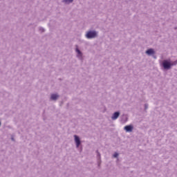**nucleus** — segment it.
<instances>
[{"label":"nucleus","mask_w":177,"mask_h":177,"mask_svg":"<svg viewBox=\"0 0 177 177\" xmlns=\"http://www.w3.org/2000/svg\"><path fill=\"white\" fill-rule=\"evenodd\" d=\"M177 62H174V64H171V62L165 60L162 62V66L165 70H169V68H171V66H174V64H176Z\"/></svg>","instance_id":"nucleus-1"},{"label":"nucleus","mask_w":177,"mask_h":177,"mask_svg":"<svg viewBox=\"0 0 177 177\" xmlns=\"http://www.w3.org/2000/svg\"><path fill=\"white\" fill-rule=\"evenodd\" d=\"M97 35L95 31H89L86 35V38H95Z\"/></svg>","instance_id":"nucleus-2"},{"label":"nucleus","mask_w":177,"mask_h":177,"mask_svg":"<svg viewBox=\"0 0 177 177\" xmlns=\"http://www.w3.org/2000/svg\"><path fill=\"white\" fill-rule=\"evenodd\" d=\"M124 129L126 130V132H132L133 127L132 125H127L124 127Z\"/></svg>","instance_id":"nucleus-3"},{"label":"nucleus","mask_w":177,"mask_h":177,"mask_svg":"<svg viewBox=\"0 0 177 177\" xmlns=\"http://www.w3.org/2000/svg\"><path fill=\"white\" fill-rule=\"evenodd\" d=\"M75 142L76 143V147H80V145H81V141L80 140V138L77 136H75Z\"/></svg>","instance_id":"nucleus-4"},{"label":"nucleus","mask_w":177,"mask_h":177,"mask_svg":"<svg viewBox=\"0 0 177 177\" xmlns=\"http://www.w3.org/2000/svg\"><path fill=\"white\" fill-rule=\"evenodd\" d=\"M120 117V112H115L112 116V120H117Z\"/></svg>","instance_id":"nucleus-5"},{"label":"nucleus","mask_w":177,"mask_h":177,"mask_svg":"<svg viewBox=\"0 0 177 177\" xmlns=\"http://www.w3.org/2000/svg\"><path fill=\"white\" fill-rule=\"evenodd\" d=\"M57 97H59V95L57 94H52L50 99L51 100H56V99H57Z\"/></svg>","instance_id":"nucleus-6"},{"label":"nucleus","mask_w":177,"mask_h":177,"mask_svg":"<svg viewBox=\"0 0 177 177\" xmlns=\"http://www.w3.org/2000/svg\"><path fill=\"white\" fill-rule=\"evenodd\" d=\"M147 55H153L154 53V50L150 48L146 51Z\"/></svg>","instance_id":"nucleus-7"},{"label":"nucleus","mask_w":177,"mask_h":177,"mask_svg":"<svg viewBox=\"0 0 177 177\" xmlns=\"http://www.w3.org/2000/svg\"><path fill=\"white\" fill-rule=\"evenodd\" d=\"M76 52H77L79 57H81L82 56V53H81V51L78 48H76Z\"/></svg>","instance_id":"nucleus-8"},{"label":"nucleus","mask_w":177,"mask_h":177,"mask_svg":"<svg viewBox=\"0 0 177 177\" xmlns=\"http://www.w3.org/2000/svg\"><path fill=\"white\" fill-rule=\"evenodd\" d=\"M64 2L65 3H71V2H73V0H64Z\"/></svg>","instance_id":"nucleus-9"},{"label":"nucleus","mask_w":177,"mask_h":177,"mask_svg":"<svg viewBox=\"0 0 177 177\" xmlns=\"http://www.w3.org/2000/svg\"><path fill=\"white\" fill-rule=\"evenodd\" d=\"M113 157H114L115 158H117V157H118V153H115L113 154Z\"/></svg>","instance_id":"nucleus-10"},{"label":"nucleus","mask_w":177,"mask_h":177,"mask_svg":"<svg viewBox=\"0 0 177 177\" xmlns=\"http://www.w3.org/2000/svg\"><path fill=\"white\" fill-rule=\"evenodd\" d=\"M40 30H41V31H44V29H40Z\"/></svg>","instance_id":"nucleus-11"},{"label":"nucleus","mask_w":177,"mask_h":177,"mask_svg":"<svg viewBox=\"0 0 177 177\" xmlns=\"http://www.w3.org/2000/svg\"><path fill=\"white\" fill-rule=\"evenodd\" d=\"M0 125H1V123H0Z\"/></svg>","instance_id":"nucleus-12"}]
</instances>
